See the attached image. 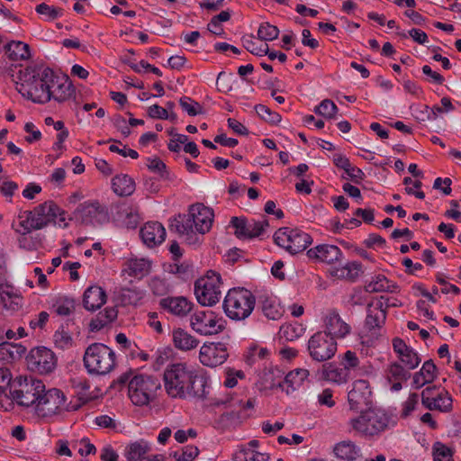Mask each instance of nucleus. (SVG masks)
Returning <instances> with one entry per match:
<instances>
[{
	"mask_svg": "<svg viewBox=\"0 0 461 461\" xmlns=\"http://www.w3.org/2000/svg\"><path fill=\"white\" fill-rule=\"evenodd\" d=\"M358 363H359V361H358V358H357L356 353L352 352L350 350H348L344 354L342 360H341V365L348 372L350 371V369L357 367L358 366Z\"/></svg>",
	"mask_w": 461,
	"mask_h": 461,
	"instance_id": "obj_64",
	"label": "nucleus"
},
{
	"mask_svg": "<svg viewBox=\"0 0 461 461\" xmlns=\"http://www.w3.org/2000/svg\"><path fill=\"white\" fill-rule=\"evenodd\" d=\"M375 293V283L370 281L364 287L355 291L353 298L356 303H366L367 315L365 323L358 333V350L365 357H372L375 351V317L372 315L373 297L367 298V294Z\"/></svg>",
	"mask_w": 461,
	"mask_h": 461,
	"instance_id": "obj_4",
	"label": "nucleus"
},
{
	"mask_svg": "<svg viewBox=\"0 0 461 461\" xmlns=\"http://www.w3.org/2000/svg\"><path fill=\"white\" fill-rule=\"evenodd\" d=\"M255 401L253 399H249L247 402H243L242 400L236 399L233 397L227 398L226 400H221L217 402V404H225L228 405L229 408L240 413L241 410L251 409L254 407Z\"/></svg>",
	"mask_w": 461,
	"mask_h": 461,
	"instance_id": "obj_46",
	"label": "nucleus"
},
{
	"mask_svg": "<svg viewBox=\"0 0 461 461\" xmlns=\"http://www.w3.org/2000/svg\"><path fill=\"white\" fill-rule=\"evenodd\" d=\"M304 332V328L297 322L287 323L281 326L279 335L286 341H294L300 338Z\"/></svg>",
	"mask_w": 461,
	"mask_h": 461,
	"instance_id": "obj_42",
	"label": "nucleus"
},
{
	"mask_svg": "<svg viewBox=\"0 0 461 461\" xmlns=\"http://www.w3.org/2000/svg\"><path fill=\"white\" fill-rule=\"evenodd\" d=\"M234 461H269L270 456L267 453H260L249 447H242L235 452Z\"/></svg>",
	"mask_w": 461,
	"mask_h": 461,
	"instance_id": "obj_38",
	"label": "nucleus"
},
{
	"mask_svg": "<svg viewBox=\"0 0 461 461\" xmlns=\"http://www.w3.org/2000/svg\"><path fill=\"white\" fill-rule=\"evenodd\" d=\"M256 299L253 294L245 288L229 290L223 301L226 315L237 321L247 319L255 308Z\"/></svg>",
	"mask_w": 461,
	"mask_h": 461,
	"instance_id": "obj_7",
	"label": "nucleus"
},
{
	"mask_svg": "<svg viewBox=\"0 0 461 461\" xmlns=\"http://www.w3.org/2000/svg\"><path fill=\"white\" fill-rule=\"evenodd\" d=\"M198 454L197 447L188 445L184 447L181 451H175L172 456L176 461H194Z\"/></svg>",
	"mask_w": 461,
	"mask_h": 461,
	"instance_id": "obj_52",
	"label": "nucleus"
},
{
	"mask_svg": "<svg viewBox=\"0 0 461 461\" xmlns=\"http://www.w3.org/2000/svg\"><path fill=\"white\" fill-rule=\"evenodd\" d=\"M308 351L313 360L323 362L335 355L337 342L326 332L319 331L309 339Z\"/></svg>",
	"mask_w": 461,
	"mask_h": 461,
	"instance_id": "obj_13",
	"label": "nucleus"
},
{
	"mask_svg": "<svg viewBox=\"0 0 461 461\" xmlns=\"http://www.w3.org/2000/svg\"><path fill=\"white\" fill-rule=\"evenodd\" d=\"M310 258L317 259L321 262L331 264L339 261L342 257L341 250L334 245L322 244L316 246L307 251Z\"/></svg>",
	"mask_w": 461,
	"mask_h": 461,
	"instance_id": "obj_25",
	"label": "nucleus"
},
{
	"mask_svg": "<svg viewBox=\"0 0 461 461\" xmlns=\"http://www.w3.org/2000/svg\"><path fill=\"white\" fill-rule=\"evenodd\" d=\"M191 328L203 336L214 335L223 329L222 320L217 318L212 311H201L194 312L190 319Z\"/></svg>",
	"mask_w": 461,
	"mask_h": 461,
	"instance_id": "obj_16",
	"label": "nucleus"
},
{
	"mask_svg": "<svg viewBox=\"0 0 461 461\" xmlns=\"http://www.w3.org/2000/svg\"><path fill=\"white\" fill-rule=\"evenodd\" d=\"M179 104L190 116H195L203 113L202 105L189 96H182L179 99Z\"/></svg>",
	"mask_w": 461,
	"mask_h": 461,
	"instance_id": "obj_49",
	"label": "nucleus"
},
{
	"mask_svg": "<svg viewBox=\"0 0 461 461\" xmlns=\"http://www.w3.org/2000/svg\"><path fill=\"white\" fill-rule=\"evenodd\" d=\"M149 288L155 295L163 296L171 290L170 285L160 277H153L149 282Z\"/></svg>",
	"mask_w": 461,
	"mask_h": 461,
	"instance_id": "obj_53",
	"label": "nucleus"
},
{
	"mask_svg": "<svg viewBox=\"0 0 461 461\" xmlns=\"http://www.w3.org/2000/svg\"><path fill=\"white\" fill-rule=\"evenodd\" d=\"M36 12L40 14H46L50 17V19L54 20L57 17L60 16L62 14V9L61 8H56L53 6H50L49 5L42 3L41 5H38L36 6Z\"/></svg>",
	"mask_w": 461,
	"mask_h": 461,
	"instance_id": "obj_62",
	"label": "nucleus"
},
{
	"mask_svg": "<svg viewBox=\"0 0 461 461\" xmlns=\"http://www.w3.org/2000/svg\"><path fill=\"white\" fill-rule=\"evenodd\" d=\"M212 209L203 203H194L189 207L188 213L178 214L170 220L169 230L185 237L189 245L199 243L196 232L204 234L210 230L213 221Z\"/></svg>",
	"mask_w": 461,
	"mask_h": 461,
	"instance_id": "obj_2",
	"label": "nucleus"
},
{
	"mask_svg": "<svg viewBox=\"0 0 461 461\" xmlns=\"http://www.w3.org/2000/svg\"><path fill=\"white\" fill-rule=\"evenodd\" d=\"M118 316V311L115 307H107L104 312H100L95 318H94L90 324V330L92 331H98L106 325L113 322Z\"/></svg>",
	"mask_w": 461,
	"mask_h": 461,
	"instance_id": "obj_34",
	"label": "nucleus"
},
{
	"mask_svg": "<svg viewBox=\"0 0 461 461\" xmlns=\"http://www.w3.org/2000/svg\"><path fill=\"white\" fill-rule=\"evenodd\" d=\"M44 389L45 384L41 380L32 376H20L13 381L9 398L20 406L34 410Z\"/></svg>",
	"mask_w": 461,
	"mask_h": 461,
	"instance_id": "obj_5",
	"label": "nucleus"
},
{
	"mask_svg": "<svg viewBox=\"0 0 461 461\" xmlns=\"http://www.w3.org/2000/svg\"><path fill=\"white\" fill-rule=\"evenodd\" d=\"M15 89L25 98L37 104L50 101L49 88L52 82V69L43 66L27 67L20 72Z\"/></svg>",
	"mask_w": 461,
	"mask_h": 461,
	"instance_id": "obj_3",
	"label": "nucleus"
},
{
	"mask_svg": "<svg viewBox=\"0 0 461 461\" xmlns=\"http://www.w3.org/2000/svg\"><path fill=\"white\" fill-rule=\"evenodd\" d=\"M83 360L89 374L104 375L113 369L115 354L103 343H93L86 348Z\"/></svg>",
	"mask_w": 461,
	"mask_h": 461,
	"instance_id": "obj_6",
	"label": "nucleus"
},
{
	"mask_svg": "<svg viewBox=\"0 0 461 461\" xmlns=\"http://www.w3.org/2000/svg\"><path fill=\"white\" fill-rule=\"evenodd\" d=\"M255 111L261 119L269 123L276 124L281 121V115L272 111L267 105L257 104L255 105Z\"/></svg>",
	"mask_w": 461,
	"mask_h": 461,
	"instance_id": "obj_47",
	"label": "nucleus"
},
{
	"mask_svg": "<svg viewBox=\"0 0 461 461\" xmlns=\"http://www.w3.org/2000/svg\"><path fill=\"white\" fill-rule=\"evenodd\" d=\"M231 226L235 229V236L240 240H251L259 237L267 227L268 221H248L246 218L232 217Z\"/></svg>",
	"mask_w": 461,
	"mask_h": 461,
	"instance_id": "obj_19",
	"label": "nucleus"
},
{
	"mask_svg": "<svg viewBox=\"0 0 461 461\" xmlns=\"http://www.w3.org/2000/svg\"><path fill=\"white\" fill-rule=\"evenodd\" d=\"M326 333L335 339L345 338L349 334L351 328L344 321L336 311H330L324 320Z\"/></svg>",
	"mask_w": 461,
	"mask_h": 461,
	"instance_id": "obj_23",
	"label": "nucleus"
},
{
	"mask_svg": "<svg viewBox=\"0 0 461 461\" xmlns=\"http://www.w3.org/2000/svg\"><path fill=\"white\" fill-rule=\"evenodd\" d=\"M173 344L181 351H189L199 345V340L185 330L177 328L172 332Z\"/></svg>",
	"mask_w": 461,
	"mask_h": 461,
	"instance_id": "obj_28",
	"label": "nucleus"
},
{
	"mask_svg": "<svg viewBox=\"0 0 461 461\" xmlns=\"http://www.w3.org/2000/svg\"><path fill=\"white\" fill-rule=\"evenodd\" d=\"M350 408L355 411L374 410L373 391L368 381L357 380L348 394Z\"/></svg>",
	"mask_w": 461,
	"mask_h": 461,
	"instance_id": "obj_17",
	"label": "nucleus"
},
{
	"mask_svg": "<svg viewBox=\"0 0 461 461\" xmlns=\"http://www.w3.org/2000/svg\"><path fill=\"white\" fill-rule=\"evenodd\" d=\"M411 377V373L405 370L400 364L393 363L387 369V380L391 383L392 379L396 381H406Z\"/></svg>",
	"mask_w": 461,
	"mask_h": 461,
	"instance_id": "obj_44",
	"label": "nucleus"
},
{
	"mask_svg": "<svg viewBox=\"0 0 461 461\" xmlns=\"http://www.w3.org/2000/svg\"><path fill=\"white\" fill-rule=\"evenodd\" d=\"M323 375L325 379L338 384L346 383L349 378V373L346 368L334 366L330 364L328 366H323Z\"/></svg>",
	"mask_w": 461,
	"mask_h": 461,
	"instance_id": "obj_40",
	"label": "nucleus"
},
{
	"mask_svg": "<svg viewBox=\"0 0 461 461\" xmlns=\"http://www.w3.org/2000/svg\"><path fill=\"white\" fill-rule=\"evenodd\" d=\"M362 273V265L356 261L348 262L340 267H335L331 272L334 276L349 281H355Z\"/></svg>",
	"mask_w": 461,
	"mask_h": 461,
	"instance_id": "obj_31",
	"label": "nucleus"
},
{
	"mask_svg": "<svg viewBox=\"0 0 461 461\" xmlns=\"http://www.w3.org/2000/svg\"><path fill=\"white\" fill-rule=\"evenodd\" d=\"M193 305L194 304L184 296H168L159 301L161 309L181 318L186 316L192 311Z\"/></svg>",
	"mask_w": 461,
	"mask_h": 461,
	"instance_id": "obj_22",
	"label": "nucleus"
},
{
	"mask_svg": "<svg viewBox=\"0 0 461 461\" xmlns=\"http://www.w3.org/2000/svg\"><path fill=\"white\" fill-rule=\"evenodd\" d=\"M436 371L437 366L433 363L432 360H427L422 365L421 369L419 371V373L426 378L427 381H429L432 383L434 379L436 378Z\"/></svg>",
	"mask_w": 461,
	"mask_h": 461,
	"instance_id": "obj_63",
	"label": "nucleus"
},
{
	"mask_svg": "<svg viewBox=\"0 0 461 461\" xmlns=\"http://www.w3.org/2000/svg\"><path fill=\"white\" fill-rule=\"evenodd\" d=\"M419 401V395L415 393H411L408 399L402 403L401 416L407 418L415 410Z\"/></svg>",
	"mask_w": 461,
	"mask_h": 461,
	"instance_id": "obj_61",
	"label": "nucleus"
},
{
	"mask_svg": "<svg viewBox=\"0 0 461 461\" xmlns=\"http://www.w3.org/2000/svg\"><path fill=\"white\" fill-rule=\"evenodd\" d=\"M401 361L409 368L414 369L416 368L420 363V358L419 357L417 352L414 351L413 348H410L407 351H405L401 357H399Z\"/></svg>",
	"mask_w": 461,
	"mask_h": 461,
	"instance_id": "obj_56",
	"label": "nucleus"
},
{
	"mask_svg": "<svg viewBox=\"0 0 461 461\" xmlns=\"http://www.w3.org/2000/svg\"><path fill=\"white\" fill-rule=\"evenodd\" d=\"M358 417L352 419L350 424L356 433L364 438H373L375 436V411H359Z\"/></svg>",
	"mask_w": 461,
	"mask_h": 461,
	"instance_id": "obj_21",
	"label": "nucleus"
},
{
	"mask_svg": "<svg viewBox=\"0 0 461 461\" xmlns=\"http://www.w3.org/2000/svg\"><path fill=\"white\" fill-rule=\"evenodd\" d=\"M105 291L98 285L87 287L83 295V305L86 310L94 312L100 309L106 303Z\"/></svg>",
	"mask_w": 461,
	"mask_h": 461,
	"instance_id": "obj_26",
	"label": "nucleus"
},
{
	"mask_svg": "<svg viewBox=\"0 0 461 461\" xmlns=\"http://www.w3.org/2000/svg\"><path fill=\"white\" fill-rule=\"evenodd\" d=\"M275 243L291 254L303 251L312 243L311 236L299 229L283 227L274 234Z\"/></svg>",
	"mask_w": 461,
	"mask_h": 461,
	"instance_id": "obj_11",
	"label": "nucleus"
},
{
	"mask_svg": "<svg viewBox=\"0 0 461 461\" xmlns=\"http://www.w3.org/2000/svg\"><path fill=\"white\" fill-rule=\"evenodd\" d=\"M67 398L64 393L58 388L50 390L44 389L40 400L34 409L38 417L47 418L57 415L64 411H68L66 403Z\"/></svg>",
	"mask_w": 461,
	"mask_h": 461,
	"instance_id": "obj_12",
	"label": "nucleus"
},
{
	"mask_svg": "<svg viewBox=\"0 0 461 461\" xmlns=\"http://www.w3.org/2000/svg\"><path fill=\"white\" fill-rule=\"evenodd\" d=\"M433 401L435 402L436 405L434 410H438L442 412H447L452 409V398L447 392L439 393L433 398Z\"/></svg>",
	"mask_w": 461,
	"mask_h": 461,
	"instance_id": "obj_54",
	"label": "nucleus"
},
{
	"mask_svg": "<svg viewBox=\"0 0 461 461\" xmlns=\"http://www.w3.org/2000/svg\"><path fill=\"white\" fill-rule=\"evenodd\" d=\"M117 221H120L128 229H135L140 221L139 210L136 206L126 203L117 206Z\"/></svg>",
	"mask_w": 461,
	"mask_h": 461,
	"instance_id": "obj_27",
	"label": "nucleus"
},
{
	"mask_svg": "<svg viewBox=\"0 0 461 461\" xmlns=\"http://www.w3.org/2000/svg\"><path fill=\"white\" fill-rule=\"evenodd\" d=\"M124 271L132 277L141 279L149 275L151 268V263L145 258H131L125 264Z\"/></svg>",
	"mask_w": 461,
	"mask_h": 461,
	"instance_id": "obj_29",
	"label": "nucleus"
},
{
	"mask_svg": "<svg viewBox=\"0 0 461 461\" xmlns=\"http://www.w3.org/2000/svg\"><path fill=\"white\" fill-rule=\"evenodd\" d=\"M244 48L251 54L262 57L267 53V44L257 46L251 37L242 39Z\"/></svg>",
	"mask_w": 461,
	"mask_h": 461,
	"instance_id": "obj_58",
	"label": "nucleus"
},
{
	"mask_svg": "<svg viewBox=\"0 0 461 461\" xmlns=\"http://www.w3.org/2000/svg\"><path fill=\"white\" fill-rule=\"evenodd\" d=\"M50 101L53 99L58 103H65L73 99L76 100V88L68 76H57L52 70V82L49 88Z\"/></svg>",
	"mask_w": 461,
	"mask_h": 461,
	"instance_id": "obj_18",
	"label": "nucleus"
},
{
	"mask_svg": "<svg viewBox=\"0 0 461 461\" xmlns=\"http://www.w3.org/2000/svg\"><path fill=\"white\" fill-rule=\"evenodd\" d=\"M25 213L26 219L21 222V225L25 232L29 233L32 230H41L50 223L55 222L58 214L62 215L64 211L53 201H46Z\"/></svg>",
	"mask_w": 461,
	"mask_h": 461,
	"instance_id": "obj_9",
	"label": "nucleus"
},
{
	"mask_svg": "<svg viewBox=\"0 0 461 461\" xmlns=\"http://www.w3.org/2000/svg\"><path fill=\"white\" fill-rule=\"evenodd\" d=\"M432 454L434 461H454L453 449L440 441H437L433 444Z\"/></svg>",
	"mask_w": 461,
	"mask_h": 461,
	"instance_id": "obj_43",
	"label": "nucleus"
},
{
	"mask_svg": "<svg viewBox=\"0 0 461 461\" xmlns=\"http://www.w3.org/2000/svg\"><path fill=\"white\" fill-rule=\"evenodd\" d=\"M398 286L393 281L388 280L384 275H376V293L389 292L393 293L397 290Z\"/></svg>",
	"mask_w": 461,
	"mask_h": 461,
	"instance_id": "obj_60",
	"label": "nucleus"
},
{
	"mask_svg": "<svg viewBox=\"0 0 461 461\" xmlns=\"http://www.w3.org/2000/svg\"><path fill=\"white\" fill-rule=\"evenodd\" d=\"M53 308L58 315L68 316L75 310V301L69 298L60 299L53 305Z\"/></svg>",
	"mask_w": 461,
	"mask_h": 461,
	"instance_id": "obj_55",
	"label": "nucleus"
},
{
	"mask_svg": "<svg viewBox=\"0 0 461 461\" xmlns=\"http://www.w3.org/2000/svg\"><path fill=\"white\" fill-rule=\"evenodd\" d=\"M398 300L394 297L388 295L376 296V309L380 310L379 313H376V328H379L384 323L386 319V309L389 307H396L398 305Z\"/></svg>",
	"mask_w": 461,
	"mask_h": 461,
	"instance_id": "obj_36",
	"label": "nucleus"
},
{
	"mask_svg": "<svg viewBox=\"0 0 461 461\" xmlns=\"http://www.w3.org/2000/svg\"><path fill=\"white\" fill-rule=\"evenodd\" d=\"M149 446L146 441L140 440L131 443L126 447L125 456L128 461L141 460L144 455L149 451Z\"/></svg>",
	"mask_w": 461,
	"mask_h": 461,
	"instance_id": "obj_41",
	"label": "nucleus"
},
{
	"mask_svg": "<svg viewBox=\"0 0 461 461\" xmlns=\"http://www.w3.org/2000/svg\"><path fill=\"white\" fill-rule=\"evenodd\" d=\"M334 453L339 459L353 461L359 456V448L350 440L342 441L335 446Z\"/></svg>",
	"mask_w": 461,
	"mask_h": 461,
	"instance_id": "obj_35",
	"label": "nucleus"
},
{
	"mask_svg": "<svg viewBox=\"0 0 461 461\" xmlns=\"http://www.w3.org/2000/svg\"><path fill=\"white\" fill-rule=\"evenodd\" d=\"M112 187L120 196L131 195L135 190V183L128 175H118L112 180Z\"/></svg>",
	"mask_w": 461,
	"mask_h": 461,
	"instance_id": "obj_32",
	"label": "nucleus"
},
{
	"mask_svg": "<svg viewBox=\"0 0 461 461\" xmlns=\"http://www.w3.org/2000/svg\"><path fill=\"white\" fill-rule=\"evenodd\" d=\"M26 352V348L22 344L3 342L0 343V357L3 359L16 360Z\"/></svg>",
	"mask_w": 461,
	"mask_h": 461,
	"instance_id": "obj_37",
	"label": "nucleus"
},
{
	"mask_svg": "<svg viewBox=\"0 0 461 461\" xmlns=\"http://www.w3.org/2000/svg\"><path fill=\"white\" fill-rule=\"evenodd\" d=\"M395 424L393 416L383 409H376V431H384Z\"/></svg>",
	"mask_w": 461,
	"mask_h": 461,
	"instance_id": "obj_45",
	"label": "nucleus"
},
{
	"mask_svg": "<svg viewBox=\"0 0 461 461\" xmlns=\"http://www.w3.org/2000/svg\"><path fill=\"white\" fill-rule=\"evenodd\" d=\"M228 357L227 348L222 343L203 344L200 348V362L209 367L222 365L227 360Z\"/></svg>",
	"mask_w": 461,
	"mask_h": 461,
	"instance_id": "obj_20",
	"label": "nucleus"
},
{
	"mask_svg": "<svg viewBox=\"0 0 461 461\" xmlns=\"http://www.w3.org/2000/svg\"><path fill=\"white\" fill-rule=\"evenodd\" d=\"M220 274L208 271L206 276L199 278L194 284V294L197 301L203 306H212L221 296Z\"/></svg>",
	"mask_w": 461,
	"mask_h": 461,
	"instance_id": "obj_10",
	"label": "nucleus"
},
{
	"mask_svg": "<svg viewBox=\"0 0 461 461\" xmlns=\"http://www.w3.org/2000/svg\"><path fill=\"white\" fill-rule=\"evenodd\" d=\"M230 19V14L229 11H221L219 14L213 16L210 23H208V30L216 34L221 35L223 33V29L220 28V31L217 32L212 29V27H219V23L221 22H227Z\"/></svg>",
	"mask_w": 461,
	"mask_h": 461,
	"instance_id": "obj_59",
	"label": "nucleus"
},
{
	"mask_svg": "<svg viewBox=\"0 0 461 461\" xmlns=\"http://www.w3.org/2000/svg\"><path fill=\"white\" fill-rule=\"evenodd\" d=\"M26 361L29 369L41 375L51 373L57 365L55 354L45 347L32 348Z\"/></svg>",
	"mask_w": 461,
	"mask_h": 461,
	"instance_id": "obj_15",
	"label": "nucleus"
},
{
	"mask_svg": "<svg viewBox=\"0 0 461 461\" xmlns=\"http://www.w3.org/2000/svg\"><path fill=\"white\" fill-rule=\"evenodd\" d=\"M140 237L148 247L153 248L165 240L166 230L160 222L149 221L140 229Z\"/></svg>",
	"mask_w": 461,
	"mask_h": 461,
	"instance_id": "obj_24",
	"label": "nucleus"
},
{
	"mask_svg": "<svg viewBox=\"0 0 461 461\" xmlns=\"http://www.w3.org/2000/svg\"><path fill=\"white\" fill-rule=\"evenodd\" d=\"M5 53L13 61L25 60L30 58V47L23 41H11L5 46Z\"/></svg>",
	"mask_w": 461,
	"mask_h": 461,
	"instance_id": "obj_33",
	"label": "nucleus"
},
{
	"mask_svg": "<svg viewBox=\"0 0 461 461\" xmlns=\"http://www.w3.org/2000/svg\"><path fill=\"white\" fill-rule=\"evenodd\" d=\"M309 376V371L304 368H296L294 370L290 371L284 378L283 381H278L277 383H272L271 388L280 387L283 388V384H286L288 387H291L292 391H294L297 387H299L303 381Z\"/></svg>",
	"mask_w": 461,
	"mask_h": 461,
	"instance_id": "obj_30",
	"label": "nucleus"
},
{
	"mask_svg": "<svg viewBox=\"0 0 461 461\" xmlns=\"http://www.w3.org/2000/svg\"><path fill=\"white\" fill-rule=\"evenodd\" d=\"M13 386L12 374L7 368H0V397L9 399L10 388Z\"/></svg>",
	"mask_w": 461,
	"mask_h": 461,
	"instance_id": "obj_50",
	"label": "nucleus"
},
{
	"mask_svg": "<svg viewBox=\"0 0 461 461\" xmlns=\"http://www.w3.org/2000/svg\"><path fill=\"white\" fill-rule=\"evenodd\" d=\"M279 35V30L276 26L270 24L269 23H263L260 24L258 30V36L263 41H273Z\"/></svg>",
	"mask_w": 461,
	"mask_h": 461,
	"instance_id": "obj_51",
	"label": "nucleus"
},
{
	"mask_svg": "<svg viewBox=\"0 0 461 461\" xmlns=\"http://www.w3.org/2000/svg\"><path fill=\"white\" fill-rule=\"evenodd\" d=\"M262 312L269 320H278L282 317L284 310L280 303L272 297H265L262 302Z\"/></svg>",
	"mask_w": 461,
	"mask_h": 461,
	"instance_id": "obj_39",
	"label": "nucleus"
},
{
	"mask_svg": "<svg viewBox=\"0 0 461 461\" xmlns=\"http://www.w3.org/2000/svg\"><path fill=\"white\" fill-rule=\"evenodd\" d=\"M73 217L85 225L103 224L108 221L107 211L98 201L80 203L74 211Z\"/></svg>",
	"mask_w": 461,
	"mask_h": 461,
	"instance_id": "obj_14",
	"label": "nucleus"
},
{
	"mask_svg": "<svg viewBox=\"0 0 461 461\" xmlns=\"http://www.w3.org/2000/svg\"><path fill=\"white\" fill-rule=\"evenodd\" d=\"M315 113L321 115L325 118H335L338 112V107L330 99H324L321 104L314 108Z\"/></svg>",
	"mask_w": 461,
	"mask_h": 461,
	"instance_id": "obj_48",
	"label": "nucleus"
},
{
	"mask_svg": "<svg viewBox=\"0 0 461 461\" xmlns=\"http://www.w3.org/2000/svg\"><path fill=\"white\" fill-rule=\"evenodd\" d=\"M167 394L173 398L204 399L208 394V378L189 368L185 364L167 366L163 375Z\"/></svg>",
	"mask_w": 461,
	"mask_h": 461,
	"instance_id": "obj_1",
	"label": "nucleus"
},
{
	"mask_svg": "<svg viewBox=\"0 0 461 461\" xmlns=\"http://www.w3.org/2000/svg\"><path fill=\"white\" fill-rule=\"evenodd\" d=\"M147 167L150 171L159 174L162 178L168 177L167 166L160 158H149Z\"/></svg>",
	"mask_w": 461,
	"mask_h": 461,
	"instance_id": "obj_57",
	"label": "nucleus"
},
{
	"mask_svg": "<svg viewBox=\"0 0 461 461\" xmlns=\"http://www.w3.org/2000/svg\"><path fill=\"white\" fill-rule=\"evenodd\" d=\"M160 388L158 377L143 374L134 375L130 382L128 395L133 404L145 406L155 399L157 391Z\"/></svg>",
	"mask_w": 461,
	"mask_h": 461,
	"instance_id": "obj_8",
	"label": "nucleus"
}]
</instances>
